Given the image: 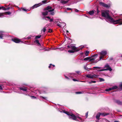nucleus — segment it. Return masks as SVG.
<instances>
[{
	"instance_id": "20",
	"label": "nucleus",
	"mask_w": 122,
	"mask_h": 122,
	"mask_svg": "<svg viewBox=\"0 0 122 122\" xmlns=\"http://www.w3.org/2000/svg\"><path fill=\"white\" fill-rule=\"evenodd\" d=\"M94 13V11L93 10H92L90 11L89 12V14L90 15H93Z\"/></svg>"
},
{
	"instance_id": "46",
	"label": "nucleus",
	"mask_w": 122,
	"mask_h": 122,
	"mask_svg": "<svg viewBox=\"0 0 122 122\" xmlns=\"http://www.w3.org/2000/svg\"><path fill=\"white\" fill-rule=\"evenodd\" d=\"M65 76V78H66V79H69V78L68 77H67V76Z\"/></svg>"
},
{
	"instance_id": "12",
	"label": "nucleus",
	"mask_w": 122,
	"mask_h": 122,
	"mask_svg": "<svg viewBox=\"0 0 122 122\" xmlns=\"http://www.w3.org/2000/svg\"><path fill=\"white\" fill-rule=\"evenodd\" d=\"M18 90H20L26 92L27 91V88L25 87H19L18 89Z\"/></svg>"
},
{
	"instance_id": "60",
	"label": "nucleus",
	"mask_w": 122,
	"mask_h": 122,
	"mask_svg": "<svg viewBox=\"0 0 122 122\" xmlns=\"http://www.w3.org/2000/svg\"><path fill=\"white\" fill-rule=\"evenodd\" d=\"M99 61V60H98L97 61Z\"/></svg>"
},
{
	"instance_id": "48",
	"label": "nucleus",
	"mask_w": 122,
	"mask_h": 122,
	"mask_svg": "<svg viewBox=\"0 0 122 122\" xmlns=\"http://www.w3.org/2000/svg\"><path fill=\"white\" fill-rule=\"evenodd\" d=\"M30 37H27L26 38V39H30Z\"/></svg>"
},
{
	"instance_id": "18",
	"label": "nucleus",
	"mask_w": 122,
	"mask_h": 122,
	"mask_svg": "<svg viewBox=\"0 0 122 122\" xmlns=\"http://www.w3.org/2000/svg\"><path fill=\"white\" fill-rule=\"evenodd\" d=\"M5 13H0V17H3L5 16Z\"/></svg>"
},
{
	"instance_id": "25",
	"label": "nucleus",
	"mask_w": 122,
	"mask_h": 122,
	"mask_svg": "<svg viewBox=\"0 0 122 122\" xmlns=\"http://www.w3.org/2000/svg\"><path fill=\"white\" fill-rule=\"evenodd\" d=\"M41 35L36 36L35 37V39H37L38 38H40L41 37Z\"/></svg>"
},
{
	"instance_id": "1",
	"label": "nucleus",
	"mask_w": 122,
	"mask_h": 122,
	"mask_svg": "<svg viewBox=\"0 0 122 122\" xmlns=\"http://www.w3.org/2000/svg\"><path fill=\"white\" fill-rule=\"evenodd\" d=\"M109 11L107 10L102 11V16L106 18L107 21L114 24H119L120 25H122V19H119L117 20H114L109 15Z\"/></svg>"
},
{
	"instance_id": "58",
	"label": "nucleus",
	"mask_w": 122,
	"mask_h": 122,
	"mask_svg": "<svg viewBox=\"0 0 122 122\" xmlns=\"http://www.w3.org/2000/svg\"><path fill=\"white\" fill-rule=\"evenodd\" d=\"M97 56V55H95V56Z\"/></svg>"
},
{
	"instance_id": "29",
	"label": "nucleus",
	"mask_w": 122,
	"mask_h": 122,
	"mask_svg": "<svg viewBox=\"0 0 122 122\" xmlns=\"http://www.w3.org/2000/svg\"><path fill=\"white\" fill-rule=\"evenodd\" d=\"M5 14H7L9 15H10L11 14V12L9 11H8V12H5Z\"/></svg>"
},
{
	"instance_id": "35",
	"label": "nucleus",
	"mask_w": 122,
	"mask_h": 122,
	"mask_svg": "<svg viewBox=\"0 0 122 122\" xmlns=\"http://www.w3.org/2000/svg\"><path fill=\"white\" fill-rule=\"evenodd\" d=\"M89 51H86L85 53V55L86 56H88V54L89 53Z\"/></svg>"
},
{
	"instance_id": "10",
	"label": "nucleus",
	"mask_w": 122,
	"mask_h": 122,
	"mask_svg": "<svg viewBox=\"0 0 122 122\" xmlns=\"http://www.w3.org/2000/svg\"><path fill=\"white\" fill-rule=\"evenodd\" d=\"M87 77L91 78H93L94 77H96V76L95 75H92L91 74L87 75L86 76Z\"/></svg>"
},
{
	"instance_id": "64",
	"label": "nucleus",
	"mask_w": 122,
	"mask_h": 122,
	"mask_svg": "<svg viewBox=\"0 0 122 122\" xmlns=\"http://www.w3.org/2000/svg\"><path fill=\"white\" fill-rule=\"evenodd\" d=\"M97 61H96V63H97Z\"/></svg>"
},
{
	"instance_id": "53",
	"label": "nucleus",
	"mask_w": 122,
	"mask_h": 122,
	"mask_svg": "<svg viewBox=\"0 0 122 122\" xmlns=\"http://www.w3.org/2000/svg\"><path fill=\"white\" fill-rule=\"evenodd\" d=\"M61 20H59V22L60 23V24H61V23H62L61 22Z\"/></svg>"
},
{
	"instance_id": "61",
	"label": "nucleus",
	"mask_w": 122,
	"mask_h": 122,
	"mask_svg": "<svg viewBox=\"0 0 122 122\" xmlns=\"http://www.w3.org/2000/svg\"><path fill=\"white\" fill-rule=\"evenodd\" d=\"M96 122H98V121H97Z\"/></svg>"
},
{
	"instance_id": "26",
	"label": "nucleus",
	"mask_w": 122,
	"mask_h": 122,
	"mask_svg": "<svg viewBox=\"0 0 122 122\" xmlns=\"http://www.w3.org/2000/svg\"><path fill=\"white\" fill-rule=\"evenodd\" d=\"M46 30V28L44 27L43 28V29L41 30V31L42 32H44Z\"/></svg>"
},
{
	"instance_id": "36",
	"label": "nucleus",
	"mask_w": 122,
	"mask_h": 122,
	"mask_svg": "<svg viewBox=\"0 0 122 122\" xmlns=\"http://www.w3.org/2000/svg\"><path fill=\"white\" fill-rule=\"evenodd\" d=\"M100 67H93V68H96L97 69H100Z\"/></svg>"
},
{
	"instance_id": "5",
	"label": "nucleus",
	"mask_w": 122,
	"mask_h": 122,
	"mask_svg": "<svg viewBox=\"0 0 122 122\" xmlns=\"http://www.w3.org/2000/svg\"><path fill=\"white\" fill-rule=\"evenodd\" d=\"M107 53V52L106 51H101L99 53V55L101 56L100 57V60L103 58L104 57L106 56Z\"/></svg>"
},
{
	"instance_id": "24",
	"label": "nucleus",
	"mask_w": 122,
	"mask_h": 122,
	"mask_svg": "<svg viewBox=\"0 0 122 122\" xmlns=\"http://www.w3.org/2000/svg\"><path fill=\"white\" fill-rule=\"evenodd\" d=\"M34 42H36L37 43H38V45H40V46L41 45V44L39 42V41H38V40H36V41H34Z\"/></svg>"
},
{
	"instance_id": "57",
	"label": "nucleus",
	"mask_w": 122,
	"mask_h": 122,
	"mask_svg": "<svg viewBox=\"0 0 122 122\" xmlns=\"http://www.w3.org/2000/svg\"><path fill=\"white\" fill-rule=\"evenodd\" d=\"M1 9V7H0V10Z\"/></svg>"
},
{
	"instance_id": "38",
	"label": "nucleus",
	"mask_w": 122,
	"mask_h": 122,
	"mask_svg": "<svg viewBox=\"0 0 122 122\" xmlns=\"http://www.w3.org/2000/svg\"><path fill=\"white\" fill-rule=\"evenodd\" d=\"M100 81H104V80L102 78H100Z\"/></svg>"
},
{
	"instance_id": "63",
	"label": "nucleus",
	"mask_w": 122,
	"mask_h": 122,
	"mask_svg": "<svg viewBox=\"0 0 122 122\" xmlns=\"http://www.w3.org/2000/svg\"><path fill=\"white\" fill-rule=\"evenodd\" d=\"M97 61H96V63H97Z\"/></svg>"
},
{
	"instance_id": "47",
	"label": "nucleus",
	"mask_w": 122,
	"mask_h": 122,
	"mask_svg": "<svg viewBox=\"0 0 122 122\" xmlns=\"http://www.w3.org/2000/svg\"><path fill=\"white\" fill-rule=\"evenodd\" d=\"M2 86L0 85V90H2Z\"/></svg>"
},
{
	"instance_id": "13",
	"label": "nucleus",
	"mask_w": 122,
	"mask_h": 122,
	"mask_svg": "<svg viewBox=\"0 0 122 122\" xmlns=\"http://www.w3.org/2000/svg\"><path fill=\"white\" fill-rule=\"evenodd\" d=\"M42 4L41 3H40L38 4H35L32 7V9H34L35 8H36L37 7L39 6L40 5H41Z\"/></svg>"
},
{
	"instance_id": "37",
	"label": "nucleus",
	"mask_w": 122,
	"mask_h": 122,
	"mask_svg": "<svg viewBox=\"0 0 122 122\" xmlns=\"http://www.w3.org/2000/svg\"><path fill=\"white\" fill-rule=\"evenodd\" d=\"M52 66L53 67H55V66L54 65H52L51 64H50V66H49V68H50L51 67V66Z\"/></svg>"
},
{
	"instance_id": "23",
	"label": "nucleus",
	"mask_w": 122,
	"mask_h": 122,
	"mask_svg": "<svg viewBox=\"0 0 122 122\" xmlns=\"http://www.w3.org/2000/svg\"><path fill=\"white\" fill-rule=\"evenodd\" d=\"M84 46H83L82 47H80V48H79L77 49L76 50V51H78L80 50H81L84 47Z\"/></svg>"
},
{
	"instance_id": "8",
	"label": "nucleus",
	"mask_w": 122,
	"mask_h": 122,
	"mask_svg": "<svg viewBox=\"0 0 122 122\" xmlns=\"http://www.w3.org/2000/svg\"><path fill=\"white\" fill-rule=\"evenodd\" d=\"M12 40L13 41L17 43H18L21 42L20 39L17 38L13 39ZM21 42H22V41H21Z\"/></svg>"
},
{
	"instance_id": "43",
	"label": "nucleus",
	"mask_w": 122,
	"mask_h": 122,
	"mask_svg": "<svg viewBox=\"0 0 122 122\" xmlns=\"http://www.w3.org/2000/svg\"><path fill=\"white\" fill-rule=\"evenodd\" d=\"M31 98H36V97L34 96H31Z\"/></svg>"
},
{
	"instance_id": "2",
	"label": "nucleus",
	"mask_w": 122,
	"mask_h": 122,
	"mask_svg": "<svg viewBox=\"0 0 122 122\" xmlns=\"http://www.w3.org/2000/svg\"><path fill=\"white\" fill-rule=\"evenodd\" d=\"M63 112L69 116V118H72L73 120L80 122H82L83 121L81 117H76L72 113H69L67 111H65L64 110L63 111Z\"/></svg>"
},
{
	"instance_id": "42",
	"label": "nucleus",
	"mask_w": 122,
	"mask_h": 122,
	"mask_svg": "<svg viewBox=\"0 0 122 122\" xmlns=\"http://www.w3.org/2000/svg\"><path fill=\"white\" fill-rule=\"evenodd\" d=\"M53 19H50V22H52V21H53Z\"/></svg>"
},
{
	"instance_id": "19",
	"label": "nucleus",
	"mask_w": 122,
	"mask_h": 122,
	"mask_svg": "<svg viewBox=\"0 0 122 122\" xmlns=\"http://www.w3.org/2000/svg\"><path fill=\"white\" fill-rule=\"evenodd\" d=\"M52 7L50 6H48L45 9L46 10H49L52 9Z\"/></svg>"
},
{
	"instance_id": "27",
	"label": "nucleus",
	"mask_w": 122,
	"mask_h": 122,
	"mask_svg": "<svg viewBox=\"0 0 122 122\" xmlns=\"http://www.w3.org/2000/svg\"><path fill=\"white\" fill-rule=\"evenodd\" d=\"M83 93V92H76V94H81L82 93Z\"/></svg>"
},
{
	"instance_id": "44",
	"label": "nucleus",
	"mask_w": 122,
	"mask_h": 122,
	"mask_svg": "<svg viewBox=\"0 0 122 122\" xmlns=\"http://www.w3.org/2000/svg\"><path fill=\"white\" fill-rule=\"evenodd\" d=\"M52 30L51 29H49V32H52Z\"/></svg>"
},
{
	"instance_id": "28",
	"label": "nucleus",
	"mask_w": 122,
	"mask_h": 122,
	"mask_svg": "<svg viewBox=\"0 0 122 122\" xmlns=\"http://www.w3.org/2000/svg\"><path fill=\"white\" fill-rule=\"evenodd\" d=\"M120 88V89L122 90V82L119 85Z\"/></svg>"
},
{
	"instance_id": "22",
	"label": "nucleus",
	"mask_w": 122,
	"mask_h": 122,
	"mask_svg": "<svg viewBox=\"0 0 122 122\" xmlns=\"http://www.w3.org/2000/svg\"><path fill=\"white\" fill-rule=\"evenodd\" d=\"M68 1H66L65 0H62L60 1V2L63 4H64L66 3Z\"/></svg>"
},
{
	"instance_id": "56",
	"label": "nucleus",
	"mask_w": 122,
	"mask_h": 122,
	"mask_svg": "<svg viewBox=\"0 0 122 122\" xmlns=\"http://www.w3.org/2000/svg\"><path fill=\"white\" fill-rule=\"evenodd\" d=\"M66 32H67V33H68V30H67L66 31Z\"/></svg>"
},
{
	"instance_id": "45",
	"label": "nucleus",
	"mask_w": 122,
	"mask_h": 122,
	"mask_svg": "<svg viewBox=\"0 0 122 122\" xmlns=\"http://www.w3.org/2000/svg\"><path fill=\"white\" fill-rule=\"evenodd\" d=\"M75 11L76 12H77L79 11V10L76 9H75Z\"/></svg>"
},
{
	"instance_id": "15",
	"label": "nucleus",
	"mask_w": 122,
	"mask_h": 122,
	"mask_svg": "<svg viewBox=\"0 0 122 122\" xmlns=\"http://www.w3.org/2000/svg\"><path fill=\"white\" fill-rule=\"evenodd\" d=\"M116 102L119 105H121L122 104V102L120 101L119 100H117L116 101Z\"/></svg>"
},
{
	"instance_id": "55",
	"label": "nucleus",
	"mask_w": 122,
	"mask_h": 122,
	"mask_svg": "<svg viewBox=\"0 0 122 122\" xmlns=\"http://www.w3.org/2000/svg\"><path fill=\"white\" fill-rule=\"evenodd\" d=\"M114 122H119L117 121H115Z\"/></svg>"
},
{
	"instance_id": "52",
	"label": "nucleus",
	"mask_w": 122,
	"mask_h": 122,
	"mask_svg": "<svg viewBox=\"0 0 122 122\" xmlns=\"http://www.w3.org/2000/svg\"><path fill=\"white\" fill-rule=\"evenodd\" d=\"M84 68L85 69H86V70L87 69V68H86V67L85 66L84 67Z\"/></svg>"
},
{
	"instance_id": "32",
	"label": "nucleus",
	"mask_w": 122,
	"mask_h": 122,
	"mask_svg": "<svg viewBox=\"0 0 122 122\" xmlns=\"http://www.w3.org/2000/svg\"><path fill=\"white\" fill-rule=\"evenodd\" d=\"M1 9H2L4 10H6L7 9L6 8L4 7L3 6H2L1 7Z\"/></svg>"
},
{
	"instance_id": "11",
	"label": "nucleus",
	"mask_w": 122,
	"mask_h": 122,
	"mask_svg": "<svg viewBox=\"0 0 122 122\" xmlns=\"http://www.w3.org/2000/svg\"><path fill=\"white\" fill-rule=\"evenodd\" d=\"M57 25L58 26L60 27H64L66 25V24L64 22H62L61 24H57Z\"/></svg>"
},
{
	"instance_id": "4",
	"label": "nucleus",
	"mask_w": 122,
	"mask_h": 122,
	"mask_svg": "<svg viewBox=\"0 0 122 122\" xmlns=\"http://www.w3.org/2000/svg\"><path fill=\"white\" fill-rule=\"evenodd\" d=\"M48 11H46L45 12H42V15H43V16L42 17V19H45L46 20H48V19H46V18L49 19H50V18L49 16H45L47 15H48Z\"/></svg>"
},
{
	"instance_id": "49",
	"label": "nucleus",
	"mask_w": 122,
	"mask_h": 122,
	"mask_svg": "<svg viewBox=\"0 0 122 122\" xmlns=\"http://www.w3.org/2000/svg\"><path fill=\"white\" fill-rule=\"evenodd\" d=\"M73 80L74 81H77V80L76 79H73Z\"/></svg>"
},
{
	"instance_id": "34",
	"label": "nucleus",
	"mask_w": 122,
	"mask_h": 122,
	"mask_svg": "<svg viewBox=\"0 0 122 122\" xmlns=\"http://www.w3.org/2000/svg\"><path fill=\"white\" fill-rule=\"evenodd\" d=\"M68 51L70 53H73L74 52V51L72 50H68Z\"/></svg>"
},
{
	"instance_id": "9",
	"label": "nucleus",
	"mask_w": 122,
	"mask_h": 122,
	"mask_svg": "<svg viewBox=\"0 0 122 122\" xmlns=\"http://www.w3.org/2000/svg\"><path fill=\"white\" fill-rule=\"evenodd\" d=\"M99 4L100 5L103 6L104 7H106V8H108L109 7V6L107 5V4L104 3H103L102 2H100L99 3Z\"/></svg>"
},
{
	"instance_id": "33",
	"label": "nucleus",
	"mask_w": 122,
	"mask_h": 122,
	"mask_svg": "<svg viewBox=\"0 0 122 122\" xmlns=\"http://www.w3.org/2000/svg\"><path fill=\"white\" fill-rule=\"evenodd\" d=\"M47 0H44L42 1V2L44 4H46L47 3Z\"/></svg>"
},
{
	"instance_id": "6",
	"label": "nucleus",
	"mask_w": 122,
	"mask_h": 122,
	"mask_svg": "<svg viewBox=\"0 0 122 122\" xmlns=\"http://www.w3.org/2000/svg\"><path fill=\"white\" fill-rule=\"evenodd\" d=\"M105 67L107 68L106 69H103L101 70H97V71H103L104 70H108L110 71H112V68L109 67V66L108 64H106L105 66Z\"/></svg>"
},
{
	"instance_id": "16",
	"label": "nucleus",
	"mask_w": 122,
	"mask_h": 122,
	"mask_svg": "<svg viewBox=\"0 0 122 122\" xmlns=\"http://www.w3.org/2000/svg\"><path fill=\"white\" fill-rule=\"evenodd\" d=\"M70 46L72 49L73 50H75L76 49V47L74 46V45L73 44H71L70 45Z\"/></svg>"
},
{
	"instance_id": "62",
	"label": "nucleus",
	"mask_w": 122,
	"mask_h": 122,
	"mask_svg": "<svg viewBox=\"0 0 122 122\" xmlns=\"http://www.w3.org/2000/svg\"><path fill=\"white\" fill-rule=\"evenodd\" d=\"M97 61H96V63H97Z\"/></svg>"
},
{
	"instance_id": "59",
	"label": "nucleus",
	"mask_w": 122,
	"mask_h": 122,
	"mask_svg": "<svg viewBox=\"0 0 122 122\" xmlns=\"http://www.w3.org/2000/svg\"><path fill=\"white\" fill-rule=\"evenodd\" d=\"M1 32L2 33H3V32Z\"/></svg>"
},
{
	"instance_id": "14",
	"label": "nucleus",
	"mask_w": 122,
	"mask_h": 122,
	"mask_svg": "<svg viewBox=\"0 0 122 122\" xmlns=\"http://www.w3.org/2000/svg\"><path fill=\"white\" fill-rule=\"evenodd\" d=\"M54 10V9H53L51 10H48V12H51L50 13L51 15H54L55 13L54 12H52Z\"/></svg>"
},
{
	"instance_id": "54",
	"label": "nucleus",
	"mask_w": 122,
	"mask_h": 122,
	"mask_svg": "<svg viewBox=\"0 0 122 122\" xmlns=\"http://www.w3.org/2000/svg\"><path fill=\"white\" fill-rule=\"evenodd\" d=\"M67 47H68V48H70V46H67Z\"/></svg>"
},
{
	"instance_id": "17",
	"label": "nucleus",
	"mask_w": 122,
	"mask_h": 122,
	"mask_svg": "<svg viewBox=\"0 0 122 122\" xmlns=\"http://www.w3.org/2000/svg\"><path fill=\"white\" fill-rule=\"evenodd\" d=\"M94 59L92 58V59H90V57H87L85 58L84 60V61H87L88 60H90V61H92V60H94Z\"/></svg>"
},
{
	"instance_id": "40",
	"label": "nucleus",
	"mask_w": 122,
	"mask_h": 122,
	"mask_svg": "<svg viewBox=\"0 0 122 122\" xmlns=\"http://www.w3.org/2000/svg\"><path fill=\"white\" fill-rule=\"evenodd\" d=\"M21 9H22V10L24 11H26L27 10L26 9H24V8H22Z\"/></svg>"
},
{
	"instance_id": "41",
	"label": "nucleus",
	"mask_w": 122,
	"mask_h": 122,
	"mask_svg": "<svg viewBox=\"0 0 122 122\" xmlns=\"http://www.w3.org/2000/svg\"><path fill=\"white\" fill-rule=\"evenodd\" d=\"M88 114V112H87L86 114V118H87V117Z\"/></svg>"
},
{
	"instance_id": "21",
	"label": "nucleus",
	"mask_w": 122,
	"mask_h": 122,
	"mask_svg": "<svg viewBox=\"0 0 122 122\" xmlns=\"http://www.w3.org/2000/svg\"><path fill=\"white\" fill-rule=\"evenodd\" d=\"M5 35L3 33L0 34V39H3V37H4Z\"/></svg>"
},
{
	"instance_id": "7",
	"label": "nucleus",
	"mask_w": 122,
	"mask_h": 122,
	"mask_svg": "<svg viewBox=\"0 0 122 122\" xmlns=\"http://www.w3.org/2000/svg\"><path fill=\"white\" fill-rule=\"evenodd\" d=\"M117 87L116 86H113L112 88H109L106 89L105 90V91H109L112 90H113L117 88Z\"/></svg>"
},
{
	"instance_id": "31",
	"label": "nucleus",
	"mask_w": 122,
	"mask_h": 122,
	"mask_svg": "<svg viewBox=\"0 0 122 122\" xmlns=\"http://www.w3.org/2000/svg\"><path fill=\"white\" fill-rule=\"evenodd\" d=\"M96 82V81H91V82H89V84H90V83H95Z\"/></svg>"
},
{
	"instance_id": "50",
	"label": "nucleus",
	"mask_w": 122,
	"mask_h": 122,
	"mask_svg": "<svg viewBox=\"0 0 122 122\" xmlns=\"http://www.w3.org/2000/svg\"><path fill=\"white\" fill-rule=\"evenodd\" d=\"M59 49V48H54L53 49V50H55L56 49Z\"/></svg>"
},
{
	"instance_id": "39",
	"label": "nucleus",
	"mask_w": 122,
	"mask_h": 122,
	"mask_svg": "<svg viewBox=\"0 0 122 122\" xmlns=\"http://www.w3.org/2000/svg\"><path fill=\"white\" fill-rule=\"evenodd\" d=\"M67 10H72V9L71 8H66Z\"/></svg>"
},
{
	"instance_id": "3",
	"label": "nucleus",
	"mask_w": 122,
	"mask_h": 122,
	"mask_svg": "<svg viewBox=\"0 0 122 122\" xmlns=\"http://www.w3.org/2000/svg\"><path fill=\"white\" fill-rule=\"evenodd\" d=\"M109 114V113H99L97 114L96 117L98 119V120L99 119V117L101 115L103 117L107 116Z\"/></svg>"
},
{
	"instance_id": "51",
	"label": "nucleus",
	"mask_w": 122,
	"mask_h": 122,
	"mask_svg": "<svg viewBox=\"0 0 122 122\" xmlns=\"http://www.w3.org/2000/svg\"><path fill=\"white\" fill-rule=\"evenodd\" d=\"M77 73L79 74V73L80 72V71H76V72Z\"/></svg>"
},
{
	"instance_id": "30",
	"label": "nucleus",
	"mask_w": 122,
	"mask_h": 122,
	"mask_svg": "<svg viewBox=\"0 0 122 122\" xmlns=\"http://www.w3.org/2000/svg\"><path fill=\"white\" fill-rule=\"evenodd\" d=\"M40 98H42L46 100L47 98L46 97H44L42 96H40Z\"/></svg>"
}]
</instances>
